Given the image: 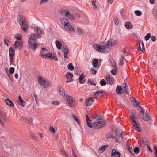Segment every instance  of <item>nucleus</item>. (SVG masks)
<instances>
[{"instance_id": "nucleus-1", "label": "nucleus", "mask_w": 157, "mask_h": 157, "mask_svg": "<svg viewBox=\"0 0 157 157\" xmlns=\"http://www.w3.org/2000/svg\"><path fill=\"white\" fill-rule=\"evenodd\" d=\"M17 21L22 30L25 33L26 32L28 28V25L25 17L22 15H19Z\"/></svg>"}, {"instance_id": "nucleus-2", "label": "nucleus", "mask_w": 157, "mask_h": 157, "mask_svg": "<svg viewBox=\"0 0 157 157\" xmlns=\"http://www.w3.org/2000/svg\"><path fill=\"white\" fill-rule=\"evenodd\" d=\"M34 35H31L28 41V44L29 47L32 49L35 50L38 46V44L36 43V38L35 37Z\"/></svg>"}, {"instance_id": "nucleus-3", "label": "nucleus", "mask_w": 157, "mask_h": 157, "mask_svg": "<svg viewBox=\"0 0 157 157\" xmlns=\"http://www.w3.org/2000/svg\"><path fill=\"white\" fill-rule=\"evenodd\" d=\"M106 124L105 120L102 118L98 119L93 122V128L95 129L100 128Z\"/></svg>"}, {"instance_id": "nucleus-4", "label": "nucleus", "mask_w": 157, "mask_h": 157, "mask_svg": "<svg viewBox=\"0 0 157 157\" xmlns=\"http://www.w3.org/2000/svg\"><path fill=\"white\" fill-rule=\"evenodd\" d=\"M139 107L140 110L139 115L140 117L146 121H152V119L150 114L147 113H144V109L142 107L139 106Z\"/></svg>"}, {"instance_id": "nucleus-5", "label": "nucleus", "mask_w": 157, "mask_h": 157, "mask_svg": "<svg viewBox=\"0 0 157 157\" xmlns=\"http://www.w3.org/2000/svg\"><path fill=\"white\" fill-rule=\"evenodd\" d=\"M38 81L40 85L44 88H47L50 85L49 81L46 78L42 76H38Z\"/></svg>"}, {"instance_id": "nucleus-6", "label": "nucleus", "mask_w": 157, "mask_h": 157, "mask_svg": "<svg viewBox=\"0 0 157 157\" xmlns=\"http://www.w3.org/2000/svg\"><path fill=\"white\" fill-rule=\"evenodd\" d=\"M65 98H66V104L68 106L72 107L75 105L76 103L75 99L73 97L66 95Z\"/></svg>"}, {"instance_id": "nucleus-7", "label": "nucleus", "mask_w": 157, "mask_h": 157, "mask_svg": "<svg viewBox=\"0 0 157 157\" xmlns=\"http://www.w3.org/2000/svg\"><path fill=\"white\" fill-rule=\"evenodd\" d=\"M93 46L95 50L100 52H104L106 49V48L105 46H101L97 44H93Z\"/></svg>"}, {"instance_id": "nucleus-8", "label": "nucleus", "mask_w": 157, "mask_h": 157, "mask_svg": "<svg viewBox=\"0 0 157 157\" xmlns=\"http://www.w3.org/2000/svg\"><path fill=\"white\" fill-rule=\"evenodd\" d=\"M34 29L35 30H36V34L33 33L31 35H33L35 36V37H36L35 38H36L37 39L40 38L41 36L42 33V30L37 27H34Z\"/></svg>"}, {"instance_id": "nucleus-9", "label": "nucleus", "mask_w": 157, "mask_h": 157, "mask_svg": "<svg viewBox=\"0 0 157 157\" xmlns=\"http://www.w3.org/2000/svg\"><path fill=\"white\" fill-rule=\"evenodd\" d=\"M0 114V124L2 126H4L7 121V118L6 114Z\"/></svg>"}, {"instance_id": "nucleus-10", "label": "nucleus", "mask_w": 157, "mask_h": 157, "mask_svg": "<svg viewBox=\"0 0 157 157\" xmlns=\"http://www.w3.org/2000/svg\"><path fill=\"white\" fill-rule=\"evenodd\" d=\"M64 27L66 30L68 31L71 32L73 33L75 31V30L72 25L69 22L66 23L65 24Z\"/></svg>"}, {"instance_id": "nucleus-11", "label": "nucleus", "mask_w": 157, "mask_h": 157, "mask_svg": "<svg viewBox=\"0 0 157 157\" xmlns=\"http://www.w3.org/2000/svg\"><path fill=\"white\" fill-rule=\"evenodd\" d=\"M94 99V98L92 97L87 98L85 101V105L86 106H92Z\"/></svg>"}, {"instance_id": "nucleus-12", "label": "nucleus", "mask_w": 157, "mask_h": 157, "mask_svg": "<svg viewBox=\"0 0 157 157\" xmlns=\"http://www.w3.org/2000/svg\"><path fill=\"white\" fill-rule=\"evenodd\" d=\"M63 12L65 13V15L67 19L72 20H74L73 15L70 13L68 10H65Z\"/></svg>"}, {"instance_id": "nucleus-13", "label": "nucleus", "mask_w": 157, "mask_h": 157, "mask_svg": "<svg viewBox=\"0 0 157 157\" xmlns=\"http://www.w3.org/2000/svg\"><path fill=\"white\" fill-rule=\"evenodd\" d=\"M22 46L23 43L21 41H15L14 44V46L15 48L21 49L22 48Z\"/></svg>"}, {"instance_id": "nucleus-14", "label": "nucleus", "mask_w": 157, "mask_h": 157, "mask_svg": "<svg viewBox=\"0 0 157 157\" xmlns=\"http://www.w3.org/2000/svg\"><path fill=\"white\" fill-rule=\"evenodd\" d=\"M48 52V50L47 49L44 48H42L41 49V51L40 54V56L41 57L44 58H45V55Z\"/></svg>"}, {"instance_id": "nucleus-15", "label": "nucleus", "mask_w": 157, "mask_h": 157, "mask_svg": "<svg viewBox=\"0 0 157 157\" xmlns=\"http://www.w3.org/2000/svg\"><path fill=\"white\" fill-rule=\"evenodd\" d=\"M17 102L22 107H24L25 106L26 102L23 100L21 96H19L18 99L17 100Z\"/></svg>"}, {"instance_id": "nucleus-16", "label": "nucleus", "mask_w": 157, "mask_h": 157, "mask_svg": "<svg viewBox=\"0 0 157 157\" xmlns=\"http://www.w3.org/2000/svg\"><path fill=\"white\" fill-rule=\"evenodd\" d=\"M123 87L125 90V93L128 94L130 93V89L129 86L127 84L124 82L123 84Z\"/></svg>"}, {"instance_id": "nucleus-17", "label": "nucleus", "mask_w": 157, "mask_h": 157, "mask_svg": "<svg viewBox=\"0 0 157 157\" xmlns=\"http://www.w3.org/2000/svg\"><path fill=\"white\" fill-rule=\"evenodd\" d=\"M63 50L64 53V58H66L69 52V50L67 47L63 46Z\"/></svg>"}, {"instance_id": "nucleus-18", "label": "nucleus", "mask_w": 157, "mask_h": 157, "mask_svg": "<svg viewBox=\"0 0 157 157\" xmlns=\"http://www.w3.org/2000/svg\"><path fill=\"white\" fill-rule=\"evenodd\" d=\"M58 92L59 94L61 96L64 98L66 97V95L65 94V91L62 87L60 86L58 90Z\"/></svg>"}, {"instance_id": "nucleus-19", "label": "nucleus", "mask_w": 157, "mask_h": 157, "mask_svg": "<svg viewBox=\"0 0 157 157\" xmlns=\"http://www.w3.org/2000/svg\"><path fill=\"white\" fill-rule=\"evenodd\" d=\"M139 48L140 50L142 52H144V45L142 41H140L139 42Z\"/></svg>"}, {"instance_id": "nucleus-20", "label": "nucleus", "mask_w": 157, "mask_h": 157, "mask_svg": "<svg viewBox=\"0 0 157 157\" xmlns=\"http://www.w3.org/2000/svg\"><path fill=\"white\" fill-rule=\"evenodd\" d=\"M120 59L119 62V65L120 66H121L124 63L125 58L124 56L122 54H120Z\"/></svg>"}, {"instance_id": "nucleus-21", "label": "nucleus", "mask_w": 157, "mask_h": 157, "mask_svg": "<svg viewBox=\"0 0 157 157\" xmlns=\"http://www.w3.org/2000/svg\"><path fill=\"white\" fill-rule=\"evenodd\" d=\"M113 41L112 40H110L107 42V44L105 46L106 48H109L113 46Z\"/></svg>"}, {"instance_id": "nucleus-22", "label": "nucleus", "mask_w": 157, "mask_h": 157, "mask_svg": "<svg viewBox=\"0 0 157 157\" xmlns=\"http://www.w3.org/2000/svg\"><path fill=\"white\" fill-rule=\"evenodd\" d=\"M5 101L6 103L8 105L11 107H13L14 106V105L13 102L10 101L8 99H6L5 100Z\"/></svg>"}, {"instance_id": "nucleus-23", "label": "nucleus", "mask_w": 157, "mask_h": 157, "mask_svg": "<svg viewBox=\"0 0 157 157\" xmlns=\"http://www.w3.org/2000/svg\"><path fill=\"white\" fill-rule=\"evenodd\" d=\"M108 145H104L101 147L98 150L99 152L102 153L105 150V149L108 147Z\"/></svg>"}, {"instance_id": "nucleus-24", "label": "nucleus", "mask_w": 157, "mask_h": 157, "mask_svg": "<svg viewBox=\"0 0 157 157\" xmlns=\"http://www.w3.org/2000/svg\"><path fill=\"white\" fill-rule=\"evenodd\" d=\"M132 103L135 106H136L140 104L139 102L136 100L135 99L133 98H132Z\"/></svg>"}, {"instance_id": "nucleus-25", "label": "nucleus", "mask_w": 157, "mask_h": 157, "mask_svg": "<svg viewBox=\"0 0 157 157\" xmlns=\"http://www.w3.org/2000/svg\"><path fill=\"white\" fill-rule=\"evenodd\" d=\"M92 65L95 68L98 67V59H95L92 62Z\"/></svg>"}, {"instance_id": "nucleus-26", "label": "nucleus", "mask_w": 157, "mask_h": 157, "mask_svg": "<svg viewBox=\"0 0 157 157\" xmlns=\"http://www.w3.org/2000/svg\"><path fill=\"white\" fill-rule=\"evenodd\" d=\"M116 92L118 94H120L123 93V91L121 86H117L116 88Z\"/></svg>"}, {"instance_id": "nucleus-27", "label": "nucleus", "mask_w": 157, "mask_h": 157, "mask_svg": "<svg viewBox=\"0 0 157 157\" xmlns=\"http://www.w3.org/2000/svg\"><path fill=\"white\" fill-rule=\"evenodd\" d=\"M15 51L13 48L12 47H10L9 48V56H14V55Z\"/></svg>"}, {"instance_id": "nucleus-28", "label": "nucleus", "mask_w": 157, "mask_h": 157, "mask_svg": "<svg viewBox=\"0 0 157 157\" xmlns=\"http://www.w3.org/2000/svg\"><path fill=\"white\" fill-rule=\"evenodd\" d=\"M56 44L58 49H60L62 48V44L58 40L56 41Z\"/></svg>"}, {"instance_id": "nucleus-29", "label": "nucleus", "mask_w": 157, "mask_h": 157, "mask_svg": "<svg viewBox=\"0 0 157 157\" xmlns=\"http://www.w3.org/2000/svg\"><path fill=\"white\" fill-rule=\"evenodd\" d=\"M84 78V75L83 74H82L80 75L79 77L78 78L79 80V82L80 84H83L84 83V82L83 81V80Z\"/></svg>"}, {"instance_id": "nucleus-30", "label": "nucleus", "mask_w": 157, "mask_h": 157, "mask_svg": "<svg viewBox=\"0 0 157 157\" xmlns=\"http://www.w3.org/2000/svg\"><path fill=\"white\" fill-rule=\"evenodd\" d=\"M125 27L128 29H131L132 28V25L130 22H126L125 24Z\"/></svg>"}, {"instance_id": "nucleus-31", "label": "nucleus", "mask_w": 157, "mask_h": 157, "mask_svg": "<svg viewBox=\"0 0 157 157\" xmlns=\"http://www.w3.org/2000/svg\"><path fill=\"white\" fill-rule=\"evenodd\" d=\"M103 93L102 91H98L94 94V95L96 97H101L102 96Z\"/></svg>"}, {"instance_id": "nucleus-32", "label": "nucleus", "mask_w": 157, "mask_h": 157, "mask_svg": "<svg viewBox=\"0 0 157 157\" xmlns=\"http://www.w3.org/2000/svg\"><path fill=\"white\" fill-rule=\"evenodd\" d=\"M46 57L45 59H47V58H49L50 59H53L55 57L51 53H47L45 55Z\"/></svg>"}, {"instance_id": "nucleus-33", "label": "nucleus", "mask_w": 157, "mask_h": 157, "mask_svg": "<svg viewBox=\"0 0 157 157\" xmlns=\"http://www.w3.org/2000/svg\"><path fill=\"white\" fill-rule=\"evenodd\" d=\"M111 62L112 66L113 67V69L117 70V67L114 60L113 59L111 60Z\"/></svg>"}, {"instance_id": "nucleus-34", "label": "nucleus", "mask_w": 157, "mask_h": 157, "mask_svg": "<svg viewBox=\"0 0 157 157\" xmlns=\"http://www.w3.org/2000/svg\"><path fill=\"white\" fill-rule=\"evenodd\" d=\"M88 82H89L90 84L92 85H94L95 86L96 85L95 83H96V81L94 80L93 79L89 78L88 79Z\"/></svg>"}, {"instance_id": "nucleus-35", "label": "nucleus", "mask_w": 157, "mask_h": 157, "mask_svg": "<svg viewBox=\"0 0 157 157\" xmlns=\"http://www.w3.org/2000/svg\"><path fill=\"white\" fill-rule=\"evenodd\" d=\"M60 151L61 153L63 155L67 157H69V155L68 154V153L65 151L64 150L60 149Z\"/></svg>"}, {"instance_id": "nucleus-36", "label": "nucleus", "mask_w": 157, "mask_h": 157, "mask_svg": "<svg viewBox=\"0 0 157 157\" xmlns=\"http://www.w3.org/2000/svg\"><path fill=\"white\" fill-rule=\"evenodd\" d=\"M68 69L71 71H73L74 70V67L71 63H69L67 66Z\"/></svg>"}, {"instance_id": "nucleus-37", "label": "nucleus", "mask_w": 157, "mask_h": 157, "mask_svg": "<svg viewBox=\"0 0 157 157\" xmlns=\"http://www.w3.org/2000/svg\"><path fill=\"white\" fill-rule=\"evenodd\" d=\"M66 77L68 78L72 79L73 77V75L72 74L70 73H67L65 75Z\"/></svg>"}, {"instance_id": "nucleus-38", "label": "nucleus", "mask_w": 157, "mask_h": 157, "mask_svg": "<svg viewBox=\"0 0 157 157\" xmlns=\"http://www.w3.org/2000/svg\"><path fill=\"white\" fill-rule=\"evenodd\" d=\"M106 80L109 82V84L110 85H112L113 84V82L110 77L108 76L106 77Z\"/></svg>"}, {"instance_id": "nucleus-39", "label": "nucleus", "mask_w": 157, "mask_h": 157, "mask_svg": "<svg viewBox=\"0 0 157 157\" xmlns=\"http://www.w3.org/2000/svg\"><path fill=\"white\" fill-rule=\"evenodd\" d=\"M14 37L17 40H18V41H21L22 39L21 36L18 34L15 35L14 36Z\"/></svg>"}, {"instance_id": "nucleus-40", "label": "nucleus", "mask_w": 157, "mask_h": 157, "mask_svg": "<svg viewBox=\"0 0 157 157\" xmlns=\"http://www.w3.org/2000/svg\"><path fill=\"white\" fill-rule=\"evenodd\" d=\"M77 32L80 35H82L83 33L82 30L80 27L77 28Z\"/></svg>"}, {"instance_id": "nucleus-41", "label": "nucleus", "mask_w": 157, "mask_h": 157, "mask_svg": "<svg viewBox=\"0 0 157 157\" xmlns=\"http://www.w3.org/2000/svg\"><path fill=\"white\" fill-rule=\"evenodd\" d=\"M96 2V0H91V3L92 6L94 7V9H96L97 8L96 5L95 4V3Z\"/></svg>"}, {"instance_id": "nucleus-42", "label": "nucleus", "mask_w": 157, "mask_h": 157, "mask_svg": "<svg viewBox=\"0 0 157 157\" xmlns=\"http://www.w3.org/2000/svg\"><path fill=\"white\" fill-rule=\"evenodd\" d=\"M68 22V21L64 18L61 19V23L64 26V24Z\"/></svg>"}, {"instance_id": "nucleus-43", "label": "nucleus", "mask_w": 157, "mask_h": 157, "mask_svg": "<svg viewBox=\"0 0 157 157\" xmlns=\"http://www.w3.org/2000/svg\"><path fill=\"white\" fill-rule=\"evenodd\" d=\"M100 84L102 86L105 85L106 82L104 79H102L100 81Z\"/></svg>"}, {"instance_id": "nucleus-44", "label": "nucleus", "mask_w": 157, "mask_h": 157, "mask_svg": "<svg viewBox=\"0 0 157 157\" xmlns=\"http://www.w3.org/2000/svg\"><path fill=\"white\" fill-rule=\"evenodd\" d=\"M90 72L93 75H95L97 73V71L94 68H91Z\"/></svg>"}, {"instance_id": "nucleus-45", "label": "nucleus", "mask_w": 157, "mask_h": 157, "mask_svg": "<svg viewBox=\"0 0 157 157\" xmlns=\"http://www.w3.org/2000/svg\"><path fill=\"white\" fill-rule=\"evenodd\" d=\"M87 124V126L90 128H93V123H91L90 121H90H86Z\"/></svg>"}, {"instance_id": "nucleus-46", "label": "nucleus", "mask_w": 157, "mask_h": 157, "mask_svg": "<svg viewBox=\"0 0 157 157\" xmlns=\"http://www.w3.org/2000/svg\"><path fill=\"white\" fill-rule=\"evenodd\" d=\"M142 141L143 143L145 145H147V141L146 138H144L142 139Z\"/></svg>"}, {"instance_id": "nucleus-47", "label": "nucleus", "mask_w": 157, "mask_h": 157, "mask_svg": "<svg viewBox=\"0 0 157 157\" xmlns=\"http://www.w3.org/2000/svg\"><path fill=\"white\" fill-rule=\"evenodd\" d=\"M151 37L150 34L148 33L145 36L144 39L146 41L148 40Z\"/></svg>"}, {"instance_id": "nucleus-48", "label": "nucleus", "mask_w": 157, "mask_h": 157, "mask_svg": "<svg viewBox=\"0 0 157 157\" xmlns=\"http://www.w3.org/2000/svg\"><path fill=\"white\" fill-rule=\"evenodd\" d=\"M72 116L74 119L78 123H79V120L78 117L76 116L75 115L73 114L72 115Z\"/></svg>"}, {"instance_id": "nucleus-49", "label": "nucleus", "mask_w": 157, "mask_h": 157, "mask_svg": "<svg viewBox=\"0 0 157 157\" xmlns=\"http://www.w3.org/2000/svg\"><path fill=\"white\" fill-rule=\"evenodd\" d=\"M135 13L138 16H141L142 13L139 10H136L135 11Z\"/></svg>"}, {"instance_id": "nucleus-50", "label": "nucleus", "mask_w": 157, "mask_h": 157, "mask_svg": "<svg viewBox=\"0 0 157 157\" xmlns=\"http://www.w3.org/2000/svg\"><path fill=\"white\" fill-rule=\"evenodd\" d=\"M15 69L13 67H11L9 69V72L10 74H12L14 72Z\"/></svg>"}, {"instance_id": "nucleus-51", "label": "nucleus", "mask_w": 157, "mask_h": 157, "mask_svg": "<svg viewBox=\"0 0 157 157\" xmlns=\"http://www.w3.org/2000/svg\"><path fill=\"white\" fill-rule=\"evenodd\" d=\"M126 147L127 149H128V151L130 152L131 154H132V148L130 147L128 145H126Z\"/></svg>"}, {"instance_id": "nucleus-52", "label": "nucleus", "mask_w": 157, "mask_h": 157, "mask_svg": "<svg viewBox=\"0 0 157 157\" xmlns=\"http://www.w3.org/2000/svg\"><path fill=\"white\" fill-rule=\"evenodd\" d=\"M139 148L138 147H135L134 149V151L136 153H138L139 152Z\"/></svg>"}, {"instance_id": "nucleus-53", "label": "nucleus", "mask_w": 157, "mask_h": 157, "mask_svg": "<svg viewBox=\"0 0 157 157\" xmlns=\"http://www.w3.org/2000/svg\"><path fill=\"white\" fill-rule=\"evenodd\" d=\"M49 130L52 133H54L55 132V130L52 127H50L49 128Z\"/></svg>"}, {"instance_id": "nucleus-54", "label": "nucleus", "mask_w": 157, "mask_h": 157, "mask_svg": "<svg viewBox=\"0 0 157 157\" xmlns=\"http://www.w3.org/2000/svg\"><path fill=\"white\" fill-rule=\"evenodd\" d=\"M59 103V101H54L52 102V105H57Z\"/></svg>"}, {"instance_id": "nucleus-55", "label": "nucleus", "mask_w": 157, "mask_h": 157, "mask_svg": "<svg viewBox=\"0 0 157 157\" xmlns=\"http://www.w3.org/2000/svg\"><path fill=\"white\" fill-rule=\"evenodd\" d=\"M139 126H135V128L136 130L138 132H141V130L140 128L139 127Z\"/></svg>"}, {"instance_id": "nucleus-56", "label": "nucleus", "mask_w": 157, "mask_h": 157, "mask_svg": "<svg viewBox=\"0 0 157 157\" xmlns=\"http://www.w3.org/2000/svg\"><path fill=\"white\" fill-rule=\"evenodd\" d=\"M116 151L115 149H113L112 152L111 157H113L115 155Z\"/></svg>"}, {"instance_id": "nucleus-57", "label": "nucleus", "mask_w": 157, "mask_h": 157, "mask_svg": "<svg viewBox=\"0 0 157 157\" xmlns=\"http://www.w3.org/2000/svg\"><path fill=\"white\" fill-rule=\"evenodd\" d=\"M117 70L115 69L112 70L111 71L112 74L113 75H116Z\"/></svg>"}, {"instance_id": "nucleus-58", "label": "nucleus", "mask_w": 157, "mask_h": 157, "mask_svg": "<svg viewBox=\"0 0 157 157\" xmlns=\"http://www.w3.org/2000/svg\"><path fill=\"white\" fill-rule=\"evenodd\" d=\"M154 149L155 151V155H157V146L155 145L154 146Z\"/></svg>"}, {"instance_id": "nucleus-59", "label": "nucleus", "mask_w": 157, "mask_h": 157, "mask_svg": "<svg viewBox=\"0 0 157 157\" xmlns=\"http://www.w3.org/2000/svg\"><path fill=\"white\" fill-rule=\"evenodd\" d=\"M9 41L7 40L6 39H5L4 40V42L5 45L8 46V43H9Z\"/></svg>"}, {"instance_id": "nucleus-60", "label": "nucleus", "mask_w": 157, "mask_h": 157, "mask_svg": "<svg viewBox=\"0 0 157 157\" xmlns=\"http://www.w3.org/2000/svg\"><path fill=\"white\" fill-rule=\"evenodd\" d=\"M114 22L116 25H118V21L117 18L114 19Z\"/></svg>"}, {"instance_id": "nucleus-61", "label": "nucleus", "mask_w": 157, "mask_h": 157, "mask_svg": "<svg viewBox=\"0 0 157 157\" xmlns=\"http://www.w3.org/2000/svg\"><path fill=\"white\" fill-rule=\"evenodd\" d=\"M49 0H41L40 4L47 2Z\"/></svg>"}, {"instance_id": "nucleus-62", "label": "nucleus", "mask_w": 157, "mask_h": 157, "mask_svg": "<svg viewBox=\"0 0 157 157\" xmlns=\"http://www.w3.org/2000/svg\"><path fill=\"white\" fill-rule=\"evenodd\" d=\"M133 125L135 126H139V125L138 124L136 121L135 120L134 121H132Z\"/></svg>"}, {"instance_id": "nucleus-63", "label": "nucleus", "mask_w": 157, "mask_h": 157, "mask_svg": "<svg viewBox=\"0 0 157 157\" xmlns=\"http://www.w3.org/2000/svg\"><path fill=\"white\" fill-rule=\"evenodd\" d=\"M151 40L152 41H155L156 40V38L154 36H152L151 38Z\"/></svg>"}, {"instance_id": "nucleus-64", "label": "nucleus", "mask_w": 157, "mask_h": 157, "mask_svg": "<svg viewBox=\"0 0 157 157\" xmlns=\"http://www.w3.org/2000/svg\"><path fill=\"white\" fill-rule=\"evenodd\" d=\"M130 119H131V120L132 121H134V120H134V116L133 115L130 116Z\"/></svg>"}]
</instances>
